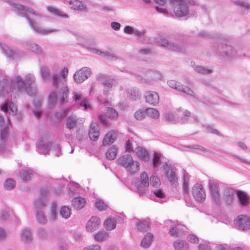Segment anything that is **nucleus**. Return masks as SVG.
<instances>
[{"instance_id":"nucleus-50","label":"nucleus","mask_w":250,"mask_h":250,"mask_svg":"<svg viewBox=\"0 0 250 250\" xmlns=\"http://www.w3.org/2000/svg\"><path fill=\"white\" fill-rule=\"evenodd\" d=\"M141 184L145 187H147L149 185L150 181L148 176L146 172H143L140 174Z\"/></svg>"},{"instance_id":"nucleus-30","label":"nucleus","mask_w":250,"mask_h":250,"mask_svg":"<svg viewBox=\"0 0 250 250\" xmlns=\"http://www.w3.org/2000/svg\"><path fill=\"white\" fill-rule=\"evenodd\" d=\"M0 46L2 49V52L5 55L11 59H15L18 57V53L16 52H13L9 47L6 45L0 42Z\"/></svg>"},{"instance_id":"nucleus-31","label":"nucleus","mask_w":250,"mask_h":250,"mask_svg":"<svg viewBox=\"0 0 250 250\" xmlns=\"http://www.w3.org/2000/svg\"><path fill=\"white\" fill-rule=\"evenodd\" d=\"M1 110L4 112H7L8 109L10 110V114L12 115L16 114L17 111V108L15 104L11 102L9 103H5L0 107Z\"/></svg>"},{"instance_id":"nucleus-47","label":"nucleus","mask_w":250,"mask_h":250,"mask_svg":"<svg viewBox=\"0 0 250 250\" xmlns=\"http://www.w3.org/2000/svg\"><path fill=\"white\" fill-rule=\"evenodd\" d=\"M33 175V172L31 170H24L21 172V177L24 181L30 180Z\"/></svg>"},{"instance_id":"nucleus-18","label":"nucleus","mask_w":250,"mask_h":250,"mask_svg":"<svg viewBox=\"0 0 250 250\" xmlns=\"http://www.w3.org/2000/svg\"><path fill=\"white\" fill-rule=\"evenodd\" d=\"M144 97L146 102L152 105H156L159 101V96L158 94L152 91H146Z\"/></svg>"},{"instance_id":"nucleus-11","label":"nucleus","mask_w":250,"mask_h":250,"mask_svg":"<svg viewBox=\"0 0 250 250\" xmlns=\"http://www.w3.org/2000/svg\"><path fill=\"white\" fill-rule=\"evenodd\" d=\"M167 83L168 85L172 88L175 89L188 95L196 98L195 94L192 90L187 86H184L180 83L174 80H170L167 81Z\"/></svg>"},{"instance_id":"nucleus-2","label":"nucleus","mask_w":250,"mask_h":250,"mask_svg":"<svg viewBox=\"0 0 250 250\" xmlns=\"http://www.w3.org/2000/svg\"><path fill=\"white\" fill-rule=\"evenodd\" d=\"M68 70L67 68L64 67L59 73H54L51 77L52 84L54 87L57 88L60 86H63L59 91L60 96V102L63 104L67 101L69 94V89L65 84L67 83Z\"/></svg>"},{"instance_id":"nucleus-56","label":"nucleus","mask_w":250,"mask_h":250,"mask_svg":"<svg viewBox=\"0 0 250 250\" xmlns=\"http://www.w3.org/2000/svg\"><path fill=\"white\" fill-rule=\"evenodd\" d=\"M8 126L0 128V139L2 142L5 141L8 137Z\"/></svg>"},{"instance_id":"nucleus-23","label":"nucleus","mask_w":250,"mask_h":250,"mask_svg":"<svg viewBox=\"0 0 250 250\" xmlns=\"http://www.w3.org/2000/svg\"><path fill=\"white\" fill-rule=\"evenodd\" d=\"M82 121L76 115L72 114L67 118L66 127L70 129L76 127L80 123V121Z\"/></svg>"},{"instance_id":"nucleus-55","label":"nucleus","mask_w":250,"mask_h":250,"mask_svg":"<svg viewBox=\"0 0 250 250\" xmlns=\"http://www.w3.org/2000/svg\"><path fill=\"white\" fill-rule=\"evenodd\" d=\"M55 156L59 157L61 155V150L59 145L57 144H52L50 150Z\"/></svg>"},{"instance_id":"nucleus-64","label":"nucleus","mask_w":250,"mask_h":250,"mask_svg":"<svg viewBox=\"0 0 250 250\" xmlns=\"http://www.w3.org/2000/svg\"><path fill=\"white\" fill-rule=\"evenodd\" d=\"M83 250H101V247L98 244L91 245L84 248Z\"/></svg>"},{"instance_id":"nucleus-10","label":"nucleus","mask_w":250,"mask_h":250,"mask_svg":"<svg viewBox=\"0 0 250 250\" xmlns=\"http://www.w3.org/2000/svg\"><path fill=\"white\" fill-rule=\"evenodd\" d=\"M73 99L75 104L79 108L84 110L91 109V106L86 98L84 97L81 92H76L73 94Z\"/></svg>"},{"instance_id":"nucleus-21","label":"nucleus","mask_w":250,"mask_h":250,"mask_svg":"<svg viewBox=\"0 0 250 250\" xmlns=\"http://www.w3.org/2000/svg\"><path fill=\"white\" fill-rule=\"evenodd\" d=\"M90 140L96 141L99 136V128L97 123L93 122L90 125L88 133Z\"/></svg>"},{"instance_id":"nucleus-52","label":"nucleus","mask_w":250,"mask_h":250,"mask_svg":"<svg viewBox=\"0 0 250 250\" xmlns=\"http://www.w3.org/2000/svg\"><path fill=\"white\" fill-rule=\"evenodd\" d=\"M16 185V182L12 179H8L4 183V188L6 190L13 189Z\"/></svg>"},{"instance_id":"nucleus-61","label":"nucleus","mask_w":250,"mask_h":250,"mask_svg":"<svg viewBox=\"0 0 250 250\" xmlns=\"http://www.w3.org/2000/svg\"><path fill=\"white\" fill-rule=\"evenodd\" d=\"M195 71L201 74H209L211 73V70L206 69L201 66H196L194 67Z\"/></svg>"},{"instance_id":"nucleus-14","label":"nucleus","mask_w":250,"mask_h":250,"mask_svg":"<svg viewBox=\"0 0 250 250\" xmlns=\"http://www.w3.org/2000/svg\"><path fill=\"white\" fill-rule=\"evenodd\" d=\"M234 224L237 229L246 231L250 229V219L246 215H240L234 220Z\"/></svg>"},{"instance_id":"nucleus-29","label":"nucleus","mask_w":250,"mask_h":250,"mask_svg":"<svg viewBox=\"0 0 250 250\" xmlns=\"http://www.w3.org/2000/svg\"><path fill=\"white\" fill-rule=\"evenodd\" d=\"M21 235V240L25 243H30L33 238L31 230L28 228L23 229Z\"/></svg>"},{"instance_id":"nucleus-7","label":"nucleus","mask_w":250,"mask_h":250,"mask_svg":"<svg viewBox=\"0 0 250 250\" xmlns=\"http://www.w3.org/2000/svg\"><path fill=\"white\" fill-rule=\"evenodd\" d=\"M170 4L176 17H182L188 15L189 6L195 5L196 0H170Z\"/></svg>"},{"instance_id":"nucleus-26","label":"nucleus","mask_w":250,"mask_h":250,"mask_svg":"<svg viewBox=\"0 0 250 250\" xmlns=\"http://www.w3.org/2000/svg\"><path fill=\"white\" fill-rule=\"evenodd\" d=\"M236 195L241 206L246 207L249 205L250 198L247 193L242 191H238L236 192Z\"/></svg>"},{"instance_id":"nucleus-40","label":"nucleus","mask_w":250,"mask_h":250,"mask_svg":"<svg viewBox=\"0 0 250 250\" xmlns=\"http://www.w3.org/2000/svg\"><path fill=\"white\" fill-rule=\"evenodd\" d=\"M117 151L118 149L115 146H112L106 151V158L109 160L115 159L117 156Z\"/></svg>"},{"instance_id":"nucleus-57","label":"nucleus","mask_w":250,"mask_h":250,"mask_svg":"<svg viewBox=\"0 0 250 250\" xmlns=\"http://www.w3.org/2000/svg\"><path fill=\"white\" fill-rule=\"evenodd\" d=\"M149 181V184L152 187L157 188L161 185L160 180L155 176H151Z\"/></svg>"},{"instance_id":"nucleus-17","label":"nucleus","mask_w":250,"mask_h":250,"mask_svg":"<svg viewBox=\"0 0 250 250\" xmlns=\"http://www.w3.org/2000/svg\"><path fill=\"white\" fill-rule=\"evenodd\" d=\"M192 195L194 199L198 202H203L206 197L205 192L201 185L196 184L192 188Z\"/></svg>"},{"instance_id":"nucleus-59","label":"nucleus","mask_w":250,"mask_h":250,"mask_svg":"<svg viewBox=\"0 0 250 250\" xmlns=\"http://www.w3.org/2000/svg\"><path fill=\"white\" fill-rule=\"evenodd\" d=\"M106 116L110 118H114L118 116V113L113 108L108 107L106 111Z\"/></svg>"},{"instance_id":"nucleus-60","label":"nucleus","mask_w":250,"mask_h":250,"mask_svg":"<svg viewBox=\"0 0 250 250\" xmlns=\"http://www.w3.org/2000/svg\"><path fill=\"white\" fill-rule=\"evenodd\" d=\"M57 206L55 203H53L51 206L50 218L52 220H54L57 218Z\"/></svg>"},{"instance_id":"nucleus-33","label":"nucleus","mask_w":250,"mask_h":250,"mask_svg":"<svg viewBox=\"0 0 250 250\" xmlns=\"http://www.w3.org/2000/svg\"><path fill=\"white\" fill-rule=\"evenodd\" d=\"M86 200L84 198L79 197L74 198L72 202L74 208L77 209H81L84 207Z\"/></svg>"},{"instance_id":"nucleus-3","label":"nucleus","mask_w":250,"mask_h":250,"mask_svg":"<svg viewBox=\"0 0 250 250\" xmlns=\"http://www.w3.org/2000/svg\"><path fill=\"white\" fill-rule=\"evenodd\" d=\"M36 82L35 76L31 73L26 74L23 80L21 76H17L15 80L10 82V92L11 97H16L20 92H22L24 90L27 89L28 86L31 85Z\"/></svg>"},{"instance_id":"nucleus-4","label":"nucleus","mask_w":250,"mask_h":250,"mask_svg":"<svg viewBox=\"0 0 250 250\" xmlns=\"http://www.w3.org/2000/svg\"><path fill=\"white\" fill-rule=\"evenodd\" d=\"M164 159L160 154L155 153L153 160V166L155 167L163 168L170 184L176 187L178 185V177L175 172L168 167L167 161H164Z\"/></svg>"},{"instance_id":"nucleus-9","label":"nucleus","mask_w":250,"mask_h":250,"mask_svg":"<svg viewBox=\"0 0 250 250\" xmlns=\"http://www.w3.org/2000/svg\"><path fill=\"white\" fill-rule=\"evenodd\" d=\"M217 53L224 60H229L233 59L235 56L237 50L230 44H222Z\"/></svg>"},{"instance_id":"nucleus-20","label":"nucleus","mask_w":250,"mask_h":250,"mask_svg":"<svg viewBox=\"0 0 250 250\" xmlns=\"http://www.w3.org/2000/svg\"><path fill=\"white\" fill-rule=\"evenodd\" d=\"M100 224V219L97 217L93 216L87 222L86 229L88 231H93L99 228Z\"/></svg>"},{"instance_id":"nucleus-45","label":"nucleus","mask_w":250,"mask_h":250,"mask_svg":"<svg viewBox=\"0 0 250 250\" xmlns=\"http://www.w3.org/2000/svg\"><path fill=\"white\" fill-rule=\"evenodd\" d=\"M108 234L105 231H101L94 234V239L98 242L103 241L107 239Z\"/></svg>"},{"instance_id":"nucleus-28","label":"nucleus","mask_w":250,"mask_h":250,"mask_svg":"<svg viewBox=\"0 0 250 250\" xmlns=\"http://www.w3.org/2000/svg\"><path fill=\"white\" fill-rule=\"evenodd\" d=\"M10 83L6 79H3L0 82V96H4L6 94L10 93Z\"/></svg>"},{"instance_id":"nucleus-13","label":"nucleus","mask_w":250,"mask_h":250,"mask_svg":"<svg viewBox=\"0 0 250 250\" xmlns=\"http://www.w3.org/2000/svg\"><path fill=\"white\" fill-rule=\"evenodd\" d=\"M162 78V74L158 71H150L145 77L138 76V79L141 82L149 84L153 83V82L161 80Z\"/></svg>"},{"instance_id":"nucleus-41","label":"nucleus","mask_w":250,"mask_h":250,"mask_svg":"<svg viewBox=\"0 0 250 250\" xmlns=\"http://www.w3.org/2000/svg\"><path fill=\"white\" fill-rule=\"evenodd\" d=\"M115 83V80H113L112 82H109L107 83L104 84L103 93L104 96L106 98L108 96V93L111 91L114 86Z\"/></svg>"},{"instance_id":"nucleus-22","label":"nucleus","mask_w":250,"mask_h":250,"mask_svg":"<svg viewBox=\"0 0 250 250\" xmlns=\"http://www.w3.org/2000/svg\"><path fill=\"white\" fill-rule=\"evenodd\" d=\"M153 240V235L150 232H147L141 240L140 246L144 249H147L150 247Z\"/></svg>"},{"instance_id":"nucleus-8","label":"nucleus","mask_w":250,"mask_h":250,"mask_svg":"<svg viewBox=\"0 0 250 250\" xmlns=\"http://www.w3.org/2000/svg\"><path fill=\"white\" fill-rule=\"evenodd\" d=\"M116 163L118 165L123 167L125 170L131 174H134L139 171L140 163L136 160H133L129 155H124L119 158Z\"/></svg>"},{"instance_id":"nucleus-62","label":"nucleus","mask_w":250,"mask_h":250,"mask_svg":"<svg viewBox=\"0 0 250 250\" xmlns=\"http://www.w3.org/2000/svg\"><path fill=\"white\" fill-rule=\"evenodd\" d=\"M57 100V94L56 91L52 92L49 95V104L51 106H54Z\"/></svg>"},{"instance_id":"nucleus-37","label":"nucleus","mask_w":250,"mask_h":250,"mask_svg":"<svg viewBox=\"0 0 250 250\" xmlns=\"http://www.w3.org/2000/svg\"><path fill=\"white\" fill-rule=\"evenodd\" d=\"M93 52L96 54L101 56L102 57H104L108 60H116L117 59L116 56L111 52H103L100 50L92 49Z\"/></svg>"},{"instance_id":"nucleus-51","label":"nucleus","mask_w":250,"mask_h":250,"mask_svg":"<svg viewBox=\"0 0 250 250\" xmlns=\"http://www.w3.org/2000/svg\"><path fill=\"white\" fill-rule=\"evenodd\" d=\"M42 103V99H39V100L36 102L34 104L35 110L33 111L35 116L39 118L41 114V105Z\"/></svg>"},{"instance_id":"nucleus-6","label":"nucleus","mask_w":250,"mask_h":250,"mask_svg":"<svg viewBox=\"0 0 250 250\" xmlns=\"http://www.w3.org/2000/svg\"><path fill=\"white\" fill-rule=\"evenodd\" d=\"M48 194V188H42L40 190V196L35 202V207L37 209L36 219L37 222L41 224H45L46 222V219L43 212L42 210L38 209H42L45 206Z\"/></svg>"},{"instance_id":"nucleus-35","label":"nucleus","mask_w":250,"mask_h":250,"mask_svg":"<svg viewBox=\"0 0 250 250\" xmlns=\"http://www.w3.org/2000/svg\"><path fill=\"white\" fill-rule=\"evenodd\" d=\"M175 250H188V245L185 241L177 239L173 242Z\"/></svg>"},{"instance_id":"nucleus-25","label":"nucleus","mask_w":250,"mask_h":250,"mask_svg":"<svg viewBox=\"0 0 250 250\" xmlns=\"http://www.w3.org/2000/svg\"><path fill=\"white\" fill-rule=\"evenodd\" d=\"M117 135L116 131L112 130L108 132L104 137L103 141V145H109L114 142Z\"/></svg>"},{"instance_id":"nucleus-15","label":"nucleus","mask_w":250,"mask_h":250,"mask_svg":"<svg viewBox=\"0 0 250 250\" xmlns=\"http://www.w3.org/2000/svg\"><path fill=\"white\" fill-rule=\"evenodd\" d=\"M91 74L90 69L87 67H84L77 71L74 74V81L77 83L83 82L90 77Z\"/></svg>"},{"instance_id":"nucleus-32","label":"nucleus","mask_w":250,"mask_h":250,"mask_svg":"<svg viewBox=\"0 0 250 250\" xmlns=\"http://www.w3.org/2000/svg\"><path fill=\"white\" fill-rule=\"evenodd\" d=\"M210 189L214 200L216 203L219 202V190L217 184L214 182H209Z\"/></svg>"},{"instance_id":"nucleus-19","label":"nucleus","mask_w":250,"mask_h":250,"mask_svg":"<svg viewBox=\"0 0 250 250\" xmlns=\"http://www.w3.org/2000/svg\"><path fill=\"white\" fill-rule=\"evenodd\" d=\"M52 145L46 137H44L39 140V143L38 146V149L39 153L42 154L48 153L50 149V146Z\"/></svg>"},{"instance_id":"nucleus-5","label":"nucleus","mask_w":250,"mask_h":250,"mask_svg":"<svg viewBox=\"0 0 250 250\" xmlns=\"http://www.w3.org/2000/svg\"><path fill=\"white\" fill-rule=\"evenodd\" d=\"M157 42L161 46L179 52H185L188 46L186 42L179 37L170 38L169 40L161 39Z\"/></svg>"},{"instance_id":"nucleus-43","label":"nucleus","mask_w":250,"mask_h":250,"mask_svg":"<svg viewBox=\"0 0 250 250\" xmlns=\"http://www.w3.org/2000/svg\"><path fill=\"white\" fill-rule=\"evenodd\" d=\"M47 10L52 13L55 14V15L63 17V18H67L68 16L67 14L64 13L62 11L60 10L59 9L55 8L53 6H48L47 7Z\"/></svg>"},{"instance_id":"nucleus-63","label":"nucleus","mask_w":250,"mask_h":250,"mask_svg":"<svg viewBox=\"0 0 250 250\" xmlns=\"http://www.w3.org/2000/svg\"><path fill=\"white\" fill-rule=\"evenodd\" d=\"M188 240L193 244H196L198 242L199 239L198 237L194 234H189L187 237Z\"/></svg>"},{"instance_id":"nucleus-34","label":"nucleus","mask_w":250,"mask_h":250,"mask_svg":"<svg viewBox=\"0 0 250 250\" xmlns=\"http://www.w3.org/2000/svg\"><path fill=\"white\" fill-rule=\"evenodd\" d=\"M134 151L140 159L145 161L148 160V152L144 148L138 146L135 149Z\"/></svg>"},{"instance_id":"nucleus-1","label":"nucleus","mask_w":250,"mask_h":250,"mask_svg":"<svg viewBox=\"0 0 250 250\" xmlns=\"http://www.w3.org/2000/svg\"><path fill=\"white\" fill-rule=\"evenodd\" d=\"M7 2L17 11L18 15L25 17L28 20L30 27L37 33L46 35L57 31V30L55 29L42 28L37 24L35 21V18L39 19L42 17L43 14L41 12L34 11L24 5L14 3L11 1Z\"/></svg>"},{"instance_id":"nucleus-58","label":"nucleus","mask_w":250,"mask_h":250,"mask_svg":"<svg viewBox=\"0 0 250 250\" xmlns=\"http://www.w3.org/2000/svg\"><path fill=\"white\" fill-rule=\"evenodd\" d=\"M146 115V110L144 109H140L135 112L134 117L137 120H141L145 117Z\"/></svg>"},{"instance_id":"nucleus-44","label":"nucleus","mask_w":250,"mask_h":250,"mask_svg":"<svg viewBox=\"0 0 250 250\" xmlns=\"http://www.w3.org/2000/svg\"><path fill=\"white\" fill-rule=\"evenodd\" d=\"M149 223L146 220H143L139 222L137 224V229L140 231H146L149 228Z\"/></svg>"},{"instance_id":"nucleus-24","label":"nucleus","mask_w":250,"mask_h":250,"mask_svg":"<svg viewBox=\"0 0 250 250\" xmlns=\"http://www.w3.org/2000/svg\"><path fill=\"white\" fill-rule=\"evenodd\" d=\"M236 194V193L233 189L231 188H226L224 194V198L226 203L229 205L232 204Z\"/></svg>"},{"instance_id":"nucleus-16","label":"nucleus","mask_w":250,"mask_h":250,"mask_svg":"<svg viewBox=\"0 0 250 250\" xmlns=\"http://www.w3.org/2000/svg\"><path fill=\"white\" fill-rule=\"evenodd\" d=\"M64 3L69 4L70 8L80 12L86 11L87 10L86 5L79 0H64Z\"/></svg>"},{"instance_id":"nucleus-53","label":"nucleus","mask_w":250,"mask_h":250,"mask_svg":"<svg viewBox=\"0 0 250 250\" xmlns=\"http://www.w3.org/2000/svg\"><path fill=\"white\" fill-rule=\"evenodd\" d=\"M95 207L100 211L104 210L107 208V205L103 200L97 199L95 202Z\"/></svg>"},{"instance_id":"nucleus-42","label":"nucleus","mask_w":250,"mask_h":250,"mask_svg":"<svg viewBox=\"0 0 250 250\" xmlns=\"http://www.w3.org/2000/svg\"><path fill=\"white\" fill-rule=\"evenodd\" d=\"M71 209L68 207H62L60 211V214L64 219H68L70 217Z\"/></svg>"},{"instance_id":"nucleus-12","label":"nucleus","mask_w":250,"mask_h":250,"mask_svg":"<svg viewBox=\"0 0 250 250\" xmlns=\"http://www.w3.org/2000/svg\"><path fill=\"white\" fill-rule=\"evenodd\" d=\"M166 224L167 226L171 228L169 233L172 236L180 237L183 235V233L187 229L186 226L181 224H176L170 220L167 221Z\"/></svg>"},{"instance_id":"nucleus-48","label":"nucleus","mask_w":250,"mask_h":250,"mask_svg":"<svg viewBox=\"0 0 250 250\" xmlns=\"http://www.w3.org/2000/svg\"><path fill=\"white\" fill-rule=\"evenodd\" d=\"M146 114L150 117L156 119L159 118V112L154 108H148L146 110Z\"/></svg>"},{"instance_id":"nucleus-36","label":"nucleus","mask_w":250,"mask_h":250,"mask_svg":"<svg viewBox=\"0 0 250 250\" xmlns=\"http://www.w3.org/2000/svg\"><path fill=\"white\" fill-rule=\"evenodd\" d=\"M40 73L43 81L45 83H48L50 81V72L48 68L42 66L41 68Z\"/></svg>"},{"instance_id":"nucleus-54","label":"nucleus","mask_w":250,"mask_h":250,"mask_svg":"<svg viewBox=\"0 0 250 250\" xmlns=\"http://www.w3.org/2000/svg\"><path fill=\"white\" fill-rule=\"evenodd\" d=\"M128 93L129 94L130 98L133 100L136 101L140 97L139 91L135 88L128 89Z\"/></svg>"},{"instance_id":"nucleus-46","label":"nucleus","mask_w":250,"mask_h":250,"mask_svg":"<svg viewBox=\"0 0 250 250\" xmlns=\"http://www.w3.org/2000/svg\"><path fill=\"white\" fill-rule=\"evenodd\" d=\"M104 226L107 230H113L116 226L115 220L113 219L108 218L104 221Z\"/></svg>"},{"instance_id":"nucleus-38","label":"nucleus","mask_w":250,"mask_h":250,"mask_svg":"<svg viewBox=\"0 0 250 250\" xmlns=\"http://www.w3.org/2000/svg\"><path fill=\"white\" fill-rule=\"evenodd\" d=\"M96 78L97 81L101 82L103 84L109 82H112L114 80L111 77L103 73L98 74L96 76Z\"/></svg>"},{"instance_id":"nucleus-49","label":"nucleus","mask_w":250,"mask_h":250,"mask_svg":"<svg viewBox=\"0 0 250 250\" xmlns=\"http://www.w3.org/2000/svg\"><path fill=\"white\" fill-rule=\"evenodd\" d=\"M38 236L42 240L46 239L49 235V232L47 229L44 228H40L37 230Z\"/></svg>"},{"instance_id":"nucleus-39","label":"nucleus","mask_w":250,"mask_h":250,"mask_svg":"<svg viewBox=\"0 0 250 250\" xmlns=\"http://www.w3.org/2000/svg\"><path fill=\"white\" fill-rule=\"evenodd\" d=\"M153 193L157 202L162 203L166 198V193L162 189L156 188L153 190Z\"/></svg>"},{"instance_id":"nucleus-27","label":"nucleus","mask_w":250,"mask_h":250,"mask_svg":"<svg viewBox=\"0 0 250 250\" xmlns=\"http://www.w3.org/2000/svg\"><path fill=\"white\" fill-rule=\"evenodd\" d=\"M25 48L37 55H41L42 53V47L38 44L34 42H27L25 46Z\"/></svg>"}]
</instances>
